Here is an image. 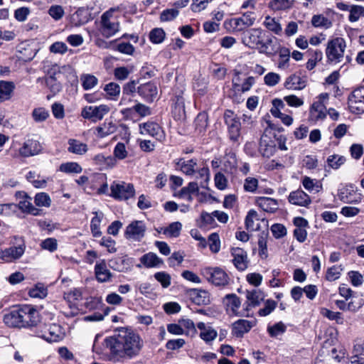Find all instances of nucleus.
Here are the masks:
<instances>
[{"instance_id": "1", "label": "nucleus", "mask_w": 364, "mask_h": 364, "mask_svg": "<svg viewBox=\"0 0 364 364\" xmlns=\"http://www.w3.org/2000/svg\"><path fill=\"white\" fill-rule=\"evenodd\" d=\"M4 321L11 327L28 328L36 326L40 322V316L33 306L24 304L5 314Z\"/></svg>"}, {"instance_id": "2", "label": "nucleus", "mask_w": 364, "mask_h": 364, "mask_svg": "<svg viewBox=\"0 0 364 364\" xmlns=\"http://www.w3.org/2000/svg\"><path fill=\"white\" fill-rule=\"evenodd\" d=\"M110 353V360L118 361L123 358H132L140 351V343H105Z\"/></svg>"}, {"instance_id": "3", "label": "nucleus", "mask_w": 364, "mask_h": 364, "mask_svg": "<svg viewBox=\"0 0 364 364\" xmlns=\"http://www.w3.org/2000/svg\"><path fill=\"white\" fill-rule=\"evenodd\" d=\"M346 47V41L342 38L336 37L328 41L326 49L328 60L334 63L341 62L343 58Z\"/></svg>"}, {"instance_id": "4", "label": "nucleus", "mask_w": 364, "mask_h": 364, "mask_svg": "<svg viewBox=\"0 0 364 364\" xmlns=\"http://www.w3.org/2000/svg\"><path fill=\"white\" fill-rule=\"evenodd\" d=\"M111 10L105 12L100 18L99 31L107 38L114 36L119 31V23L117 20L112 19Z\"/></svg>"}, {"instance_id": "5", "label": "nucleus", "mask_w": 364, "mask_h": 364, "mask_svg": "<svg viewBox=\"0 0 364 364\" xmlns=\"http://www.w3.org/2000/svg\"><path fill=\"white\" fill-rule=\"evenodd\" d=\"M201 274L216 287H225L229 284V276L220 267H205L201 270Z\"/></svg>"}, {"instance_id": "6", "label": "nucleus", "mask_w": 364, "mask_h": 364, "mask_svg": "<svg viewBox=\"0 0 364 364\" xmlns=\"http://www.w3.org/2000/svg\"><path fill=\"white\" fill-rule=\"evenodd\" d=\"M275 134L272 129H265L260 136L259 143V152L262 156L269 158L272 156L276 151Z\"/></svg>"}, {"instance_id": "7", "label": "nucleus", "mask_w": 364, "mask_h": 364, "mask_svg": "<svg viewBox=\"0 0 364 364\" xmlns=\"http://www.w3.org/2000/svg\"><path fill=\"white\" fill-rule=\"evenodd\" d=\"M224 120L228 127L230 139L237 142L241 135V123L239 117L232 111L228 109L224 113Z\"/></svg>"}, {"instance_id": "8", "label": "nucleus", "mask_w": 364, "mask_h": 364, "mask_svg": "<svg viewBox=\"0 0 364 364\" xmlns=\"http://www.w3.org/2000/svg\"><path fill=\"white\" fill-rule=\"evenodd\" d=\"M110 196L117 200H127L134 196V188L133 184L124 181L114 182L110 186Z\"/></svg>"}, {"instance_id": "9", "label": "nucleus", "mask_w": 364, "mask_h": 364, "mask_svg": "<svg viewBox=\"0 0 364 364\" xmlns=\"http://www.w3.org/2000/svg\"><path fill=\"white\" fill-rule=\"evenodd\" d=\"M256 20V15L254 12L247 11L242 16L234 18L230 21V24L235 31L240 32L252 26Z\"/></svg>"}, {"instance_id": "10", "label": "nucleus", "mask_w": 364, "mask_h": 364, "mask_svg": "<svg viewBox=\"0 0 364 364\" xmlns=\"http://www.w3.org/2000/svg\"><path fill=\"white\" fill-rule=\"evenodd\" d=\"M338 198L345 203L358 204L361 201V196L354 189L351 184L347 185L338 190Z\"/></svg>"}, {"instance_id": "11", "label": "nucleus", "mask_w": 364, "mask_h": 364, "mask_svg": "<svg viewBox=\"0 0 364 364\" xmlns=\"http://www.w3.org/2000/svg\"><path fill=\"white\" fill-rule=\"evenodd\" d=\"M109 111V107L105 105L100 106H87L82 110V116L85 119H92L93 122L100 120Z\"/></svg>"}, {"instance_id": "12", "label": "nucleus", "mask_w": 364, "mask_h": 364, "mask_svg": "<svg viewBox=\"0 0 364 364\" xmlns=\"http://www.w3.org/2000/svg\"><path fill=\"white\" fill-rule=\"evenodd\" d=\"M146 232V225L141 220L132 222L126 228L124 235L127 239L139 241L144 237Z\"/></svg>"}, {"instance_id": "13", "label": "nucleus", "mask_w": 364, "mask_h": 364, "mask_svg": "<svg viewBox=\"0 0 364 364\" xmlns=\"http://www.w3.org/2000/svg\"><path fill=\"white\" fill-rule=\"evenodd\" d=\"M232 263L239 271H244L247 268L248 259L247 252L242 248L232 247L230 250Z\"/></svg>"}, {"instance_id": "14", "label": "nucleus", "mask_w": 364, "mask_h": 364, "mask_svg": "<svg viewBox=\"0 0 364 364\" xmlns=\"http://www.w3.org/2000/svg\"><path fill=\"white\" fill-rule=\"evenodd\" d=\"M306 76H301L300 74L294 73L287 78L284 87L288 90H301L306 86Z\"/></svg>"}, {"instance_id": "15", "label": "nucleus", "mask_w": 364, "mask_h": 364, "mask_svg": "<svg viewBox=\"0 0 364 364\" xmlns=\"http://www.w3.org/2000/svg\"><path fill=\"white\" fill-rule=\"evenodd\" d=\"M41 150V146L38 141L33 139H26L19 149V154L24 157H28L38 154Z\"/></svg>"}, {"instance_id": "16", "label": "nucleus", "mask_w": 364, "mask_h": 364, "mask_svg": "<svg viewBox=\"0 0 364 364\" xmlns=\"http://www.w3.org/2000/svg\"><path fill=\"white\" fill-rule=\"evenodd\" d=\"M288 200L291 204L302 207H308L311 203L310 196L301 189L291 192Z\"/></svg>"}, {"instance_id": "17", "label": "nucleus", "mask_w": 364, "mask_h": 364, "mask_svg": "<svg viewBox=\"0 0 364 364\" xmlns=\"http://www.w3.org/2000/svg\"><path fill=\"white\" fill-rule=\"evenodd\" d=\"M262 30L260 28H254L248 31L242 38V42L245 46L251 48H257L261 44V36Z\"/></svg>"}, {"instance_id": "18", "label": "nucleus", "mask_w": 364, "mask_h": 364, "mask_svg": "<svg viewBox=\"0 0 364 364\" xmlns=\"http://www.w3.org/2000/svg\"><path fill=\"white\" fill-rule=\"evenodd\" d=\"M139 132L141 134L150 135L159 140L163 137V131L161 127L153 122L140 124Z\"/></svg>"}, {"instance_id": "19", "label": "nucleus", "mask_w": 364, "mask_h": 364, "mask_svg": "<svg viewBox=\"0 0 364 364\" xmlns=\"http://www.w3.org/2000/svg\"><path fill=\"white\" fill-rule=\"evenodd\" d=\"M137 92L147 102H153L156 97L158 91L154 83L147 82L137 87Z\"/></svg>"}, {"instance_id": "20", "label": "nucleus", "mask_w": 364, "mask_h": 364, "mask_svg": "<svg viewBox=\"0 0 364 364\" xmlns=\"http://www.w3.org/2000/svg\"><path fill=\"white\" fill-rule=\"evenodd\" d=\"M24 252V248L21 246L11 247L4 250H0V259L9 262L20 258Z\"/></svg>"}, {"instance_id": "21", "label": "nucleus", "mask_w": 364, "mask_h": 364, "mask_svg": "<svg viewBox=\"0 0 364 364\" xmlns=\"http://www.w3.org/2000/svg\"><path fill=\"white\" fill-rule=\"evenodd\" d=\"M197 166V159H191L186 160L181 158L176 160V169H179L184 174L187 176H192L196 173V167Z\"/></svg>"}, {"instance_id": "22", "label": "nucleus", "mask_w": 364, "mask_h": 364, "mask_svg": "<svg viewBox=\"0 0 364 364\" xmlns=\"http://www.w3.org/2000/svg\"><path fill=\"white\" fill-rule=\"evenodd\" d=\"M95 274L97 280L101 283L109 282L112 277L111 272L107 267L105 260L95 264Z\"/></svg>"}, {"instance_id": "23", "label": "nucleus", "mask_w": 364, "mask_h": 364, "mask_svg": "<svg viewBox=\"0 0 364 364\" xmlns=\"http://www.w3.org/2000/svg\"><path fill=\"white\" fill-rule=\"evenodd\" d=\"M326 107L321 102H315L310 108L309 120L317 122L323 119L326 114L325 112Z\"/></svg>"}, {"instance_id": "24", "label": "nucleus", "mask_w": 364, "mask_h": 364, "mask_svg": "<svg viewBox=\"0 0 364 364\" xmlns=\"http://www.w3.org/2000/svg\"><path fill=\"white\" fill-rule=\"evenodd\" d=\"M109 266L116 271L121 272H127L132 267L131 259L127 256L118 257L109 261Z\"/></svg>"}, {"instance_id": "25", "label": "nucleus", "mask_w": 364, "mask_h": 364, "mask_svg": "<svg viewBox=\"0 0 364 364\" xmlns=\"http://www.w3.org/2000/svg\"><path fill=\"white\" fill-rule=\"evenodd\" d=\"M255 203L265 212L274 213L278 209L277 200L272 198L257 197Z\"/></svg>"}, {"instance_id": "26", "label": "nucleus", "mask_w": 364, "mask_h": 364, "mask_svg": "<svg viewBox=\"0 0 364 364\" xmlns=\"http://www.w3.org/2000/svg\"><path fill=\"white\" fill-rule=\"evenodd\" d=\"M49 336L44 335L43 338L46 341H60L64 339L65 333L62 327L57 324H52L48 328Z\"/></svg>"}, {"instance_id": "27", "label": "nucleus", "mask_w": 364, "mask_h": 364, "mask_svg": "<svg viewBox=\"0 0 364 364\" xmlns=\"http://www.w3.org/2000/svg\"><path fill=\"white\" fill-rule=\"evenodd\" d=\"M188 294L193 303L197 305H205L209 302L208 293L206 291L191 289Z\"/></svg>"}, {"instance_id": "28", "label": "nucleus", "mask_w": 364, "mask_h": 364, "mask_svg": "<svg viewBox=\"0 0 364 364\" xmlns=\"http://www.w3.org/2000/svg\"><path fill=\"white\" fill-rule=\"evenodd\" d=\"M252 328V323L247 320L240 319L232 325V333L237 338H241Z\"/></svg>"}, {"instance_id": "29", "label": "nucleus", "mask_w": 364, "mask_h": 364, "mask_svg": "<svg viewBox=\"0 0 364 364\" xmlns=\"http://www.w3.org/2000/svg\"><path fill=\"white\" fill-rule=\"evenodd\" d=\"M68 151L77 155H84L88 151L87 144L75 139H70L68 141Z\"/></svg>"}, {"instance_id": "30", "label": "nucleus", "mask_w": 364, "mask_h": 364, "mask_svg": "<svg viewBox=\"0 0 364 364\" xmlns=\"http://www.w3.org/2000/svg\"><path fill=\"white\" fill-rule=\"evenodd\" d=\"M197 327L200 330V337L204 341H212L217 337L218 333L213 327L203 322L198 323Z\"/></svg>"}, {"instance_id": "31", "label": "nucleus", "mask_w": 364, "mask_h": 364, "mask_svg": "<svg viewBox=\"0 0 364 364\" xmlns=\"http://www.w3.org/2000/svg\"><path fill=\"white\" fill-rule=\"evenodd\" d=\"M15 88L13 82L0 81V102L8 100L11 97L12 92Z\"/></svg>"}, {"instance_id": "32", "label": "nucleus", "mask_w": 364, "mask_h": 364, "mask_svg": "<svg viewBox=\"0 0 364 364\" xmlns=\"http://www.w3.org/2000/svg\"><path fill=\"white\" fill-rule=\"evenodd\" d=\"M226 305L232 313L235 315L243 316L245 314H240L238 309L241 305L240 298L235 294H227L225 297Z\"/></svg>"}, {"instance_id": "33", "label": "nucleus", "mask_w": 364, "mask_h": 364, "mask_svg": "<svg viewBox=\"0 0 364 364\" xmlns=\"http://www.w3.org/2000/svg\"><path fill=\"white\" fill-rule=\"evenodd\" d=\"M140 262L147 268L155 267L163 263V260L153 252L144 255L140 258Z\"/></svg>"}, {"instance_id": "34", "label": "nucleus", "mask_w": 364, "mask_h": 364, "mask_svg": "<svg viewBox=\"0 0 364 364\" xmlns=\"http://www.w3.org/2000/svg\"><path fill=\"white\" fill-rule=\"evenodd\" d=\"M138 336L127 328H122L114 335V341H136Z\"/></svg>"}, {"instance_id": "35", "label": "nucleus", "mask_w": 364, "mask_h": 364, "mask_svg": "<svg viewBox=\"0 0 364 364\" xmlns=\"http://www.w3.org/2000/svg\"><path fill=\"white\" fill-rule=\"evenodd\" d=\"M182 229V224L180 222H173L165 228H161L158 230L159 232H162L164 235L170 237H177L180 235Z\"/></svg>"}, {"instance_id": "36", "label": "nucleus", "mask_w": 364, "mask_h": 364, "mask_svg": "<svg viewBox=\"0 0 364 364\" xmlns=\"http://www.w3.org/2000/svg\"><path fill=\"white\" fill-rule=\"evenodd\" d=\"M133 110L138 113L141 117H146L151 114L150 108L141 103H137L132 108H126L122 109V113L124 116H127L128 114H131Z\"/></svg>"}, {"instance_id": "37", "label": "nucleus", "mask_w": 364, "mask_h": 364, "mask_svg": "<svg viewBox=\"0 0 364 364\" xmlns=\"http://www.w3.org/2000/svg\"><path fill=\"white\" fill-rule=\"evenodd\" d=\"M346 161V158L344 156L338 154L330 155L326 159L328 166L334 170L340 168Z\"/></svg>"}, {"instance_id": "38", "label": "nucleus", "mask_w": 364, "mask_h": 364, "mask_svg": "<svg viewBox=\"0 0 364 364\" xmlns=\"http://www.w3.org/2000/svg\"><path fill=\"white\" fill-rule=\"evenodd\" d=\"M246 296L250 305L255 306L260 304V301L264 299L265 296L259 289H253L252 291H247Z\"/></svg>"}, {"instance_id": "39", "label": "nucleus", "mask_w": 364, "mask_h": 364, "mask_svg": "<svg viewBox=\"0 0 364 364\" xmlns=\"http://www.w3.org/2000/svg\"><path fill=\"white\" fill-rule=\"evenodd\" d=\"M59 170L66 173H80L82 171V168L77 162H67L62 164L59 167Z\"/></svg>"}, {"instance_id": "40", "label": "nucleus", "mask_w": 364, "mask_h": 364, "mask_svg": "<svg viewBox=\"0 0 364 364\" xmlns=\"http://www.w3.org/2000/svg\"><path fill=\"white\" fill-rule=\"evenodd\" d=\"M348 107L350 111L353 114L364 113V102L357 100L354 97H348Z\"/></svg>"}, {"instance_id": "41", "label": "nucleus", "mask_w": 364, "mask_h": 364, "mask_svg": "<svg viewBox=\"0 0 364 364\" xmlns=\"http://www.w3.org/2000/svg\"><path fill=\"white\" fill-rule=\"evenodd\" d=\"M28 294L32 298L43 299L48 294L47 288L42 284H37L33 288L29 290Z\"/></svg>"}, {"instance_id": "42", "label": "nucleus", "mask_w": 364, "mask_h": 364, "mask_svg": "<svg viewBox=\"0 0 364 364\" xmlns=\"http://www.w3.org/2000/svg\"><path fill=\"white\" fill-rule=\"evenodd\" d=\"M95 216L92 218L90 223V229L94 237H100L102 235V232L100 229V225L102 218V213L98 215L97 212H95Z\"/></svg>"}, {"instance_id": "43", "label": "nucleus", "mask_w": 364, "mask_h": 364, "mask_svg": "<svg viewBox=\"0 0 364 364\" xmlns=\"http://www.w3.org/2000/svg\"><path fill=\"white\" fill-rule=\"evenodd\" d=\"M82 86L84 90H88L93 88L98 82L97 78L90 74L82 75L80 77Z\"/></svg>"}, {"instance_id": "44", "label": "nucleus", "mask_w": 364, "mask_h": 364, "mask_svg": "<svg viewBox=\"0 0 364 364\" xmlns=\"http://www.w3.org/2000/svg\"><path fill=\"white\" fill-rule=\"evenodd\" d=\"M165 31L160 28H154L149 33V40L154 44L162 43L165 38Z\"/></svg>"}, {"instance_id": "45", "label": "nucleus", "mask_w": 364, "mask_h": 364, "mask_svg": "<svg viewBox=\"0 0 364 364\" xmlns=\"http://www.w3.org/2000/svg\"><path fill=\"white\" fill-rule=\"evenodd\" d=\"M34 203L38 207H50L51 199L46 193H38L35 196Z\"/></svg>"}, {"instance_id": "46", "label": "nucleus", "mask_w": 364, "mask_h": 364, "mask_svg": "<svg viewBox=\"0 0 364 364\" xmlns=\"http://www.w3.org/2000/svg\"><path fill=\"white\" fill-rule=\"evenodd\" d=\"M311 23L314 27L328 28L332 26V22L322 15H314L312 17Z\"/></svg>"}, {"instance_id": "47", "label": "nucleus", "mask_w": 364, "mask_h": 364, "mask_svg": "<svg viewBox=\"0 0 364 364\" xmlns=\"http://www.w3.org/2000/svg\"><path fill=\"white\" fill-rule=\"evenodd\" d=\"M349 11V21L351 22H355L360 17L364 16V7L362 6L353 5L350 6Z\"/></svg>"}, {"instance_id": "48", "label": "nucleus", "mask_w": 364, "mask_h": 364, "mask_svg": "<svg viewBox=\"0 0 364 364\" xmlns=\"http://www.w3.org/2000/svg\"><path fill=\"white\" fill-rule=\"evenodd\" d=\"M264 24L267 29L276 34H279L282 31V26L280 23L276 21L274 18H271L269 16H267Z\"/></svg>"}, {"instance_id": "49", "label": "nucleus", "mask_w": 364, "mask_h": 364, "mask_svg": "<svg viewBox=\"0 0 364 364\" xmlns=\"http://www.w3.org/2000/svg\"><path fill=\"white\" fill-rule=\"evenodd\" d=\"M208 242L210 250L213 252L217 253L219 252L220 248V241L218 233L213 232L210 234L208 237Z\"/></svg>"}, {"instance_id": "50", "label": "nucleus", "mask_w": 364, "mask_h": 364, "mask_svg": "<svg viewBox=\"0 0 364 364\" xmlns=\"http://www.w3.org/2000/svg\"><path fill=\"white\" fill-rule=\"evenodd\" d=\"M196 129L202 132L208 126V116L205 113H199L195 119Z\"/></svg>"}, {"instance_id": "51", "label": "nucleus", "mask_w": 364, "mask_h": 364, "mask_svg": "<svg viewBox=\"0 0 364 364\" xmlns=\"http://www.w3.org/2000/svg\"><path fill=\"white\" fill-rule=\"evenodd\" d=\"M32 117L36 122H41L47 119L49 113L43 107L36 108L32 112Z\"/></svg>"}, {"instance_id": "52", "label": "nucleus", "mask_w": 364, "mask_h": 364, "mask_svg": "<svg viewBox=\"0 0 364 364\" xmlns=\"http://www.w3.org/2000/svg\"><path fill=\"white\" fill-rule=\"evenodd\" d=\"M277 302L272 299H267L264 303V307L260 309L258 314L261 316H266L270 314L276 308Z\"/></svg>"}, {"instance_id": "53", "label": "nucleus", "mask_w": 364, "mask_h": 364, "mask_svg": "<svg viewBox=\"0 0 364 364\" xmlns=\"http://www.w3.org/2000/svg\"><path fill=\"white\" fill-rule=\"evenodd\" d=\"M286 331V326L282 322H279L268 327V332L272 337L277 338V336L283 334Z\"/></svg>"}, {"instance_id": "54", "label": "nucleus", "mask_w": 364, "mask_h": 364, "mask_svg": "<svg viewBox=\"0 0 364 364\" xmlns=\"http://www.w3.org/2000/svg\"><path fill=\"white\" fill-rule=\"evenodd\" d=\"M113 154L114 157L117 158V159H124L128 155V152L126 149L125 144L122 142H118L114 149Z\"/></svg>"}, {"instance_id": "55", "label": "nucleus", "mask_w": 364, "mask_h": 364, "mask_svg": "<svg viewBox=\"0 0 364 364\" xmlns=\"http://www.w3.org/2000/svg\"><path fill=\"white\" fill-rule=\"evenodd\" d=\"M291 5L289 0H273L269 4V7L275 11L289 9Z\"/></svg>"}, {"instance_id": "56", "label": "nucleus", "mask_w": 364, "mask_h": 364, "mask_svg": "<svg viewBox=\"0 0 364 364\" xmlns=\"http://www.w3.org/2000/svg\"><path fill=\"white\" fill-rule=\"evenodd\" d=\"M96 130L98 136L103 138L114 132V126L112 123H109L108 124H104L101 127H97Z\"/></svg>"}, {"instance_id": "57", "label": "nucleus", "mask_w": 364, "mask_h": 364, "mask_svg": "<svg viewBox=\"0 0 364 364\" xmlns=\"http://www.w3.org/2000/svg\"><path fill=\"white\" fill-rule=\"evenodd\" d=\"M41 247L44 250L53 252L58 248L57 240L53 237L47 238L41 242Z\"/></svg>"}, {"instance_id": "58", "label": "nucleus", "mask_w": 364, "mask_h": 364, "mask_svg": "<svg viewBox=\"0 0 364 364\" xmlns=\"http://www.w3.org/2000/svg\"><path fill=\"white\" fill-rule=\"evenodd\" d=\"M154 277L164 288H167L171 284V276L164 272H156Z\"/></svg>"}, {"instance_id": "59", "label": "nucleus", "mask_w": 364, "mask_h": 364, "mask_svg": "<svg viewBox=\"0 0 364 364\" xmlns=\"http://www.w3.org/2000/svg\"><path fill=\"white\" fill-rule=\"evenodd\" d=\"M258 187V180L253 177H247L244 182V189L247 192L254 193Z\"/></svg>"}, {"instance_id": "60", "label": "nucleus", "mask_w": 364, "mask_h": 364, "mask_svg": "<svg viewBox=\"0 0 364 364\" xmlns=\"http://www.w3.org/2000/svg\"><path fill=\"white\" fill-rule=\"evenodd\" d=\"M46 84L53 94L58 93L61 90L62 86L57 78L47 77Z\"/></svg>"}, {"instance_id": "61", "label": "nucleus", "mask_w": 364, "mask_h": 364, "mask_svg": "<svg viewBox=\"0 0 364 364\" xmlns=\"http://www.w3.org/2000/svg\"><path fill=\"white\" fill-rule=\"evenodd\" d=\"M178 15V11L175 9H168L162 11L160 16L161 21H169L174 19Z\"/></svg>"}, {"instance_id": "62", "label": "nucleus", "mask_w": 364, "mask_h": 364, "mask_svg": "<svg viewBox=\"0 0 364 364\" xmlns=\"http://www.w3.org/2000/svg\"><path fill=\"white\" fill-rule=\"evenodd\" d=\"M179 322L182 330H183V333H194L196 331L194 323L191 319H183Z\"/></svg>"}, {"instance_id": "63", "label": "nucleus", "mask_w": 364, "mask_h": 364, "mask_svg": "<svg viewBox=\"0 0 364 364\" xmlns=\"http://www.w3.org/2000/svg\"><path fill=\"white\" fill-rule=\"evenodd\" d=\"M48 14L55 20H60L64 15V10L61 6H51L48 10Z\"/></svg>"}, {"instance_id": "64", "label": "nucleus", "mask_w": 364, "mask_h": 364, "mask_svg": "<svg viewBox=\"0 0 364 364\" xmlns=\"http://www.w3.org/2000/svg\"><path fill=\"white\" fill-rule=\"evenodd\" d=\"M272 235L276 238H281L287 235V229L282 224H274L271 227Z\"/></svg>"}]
</instances>
